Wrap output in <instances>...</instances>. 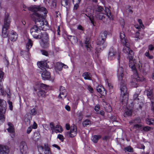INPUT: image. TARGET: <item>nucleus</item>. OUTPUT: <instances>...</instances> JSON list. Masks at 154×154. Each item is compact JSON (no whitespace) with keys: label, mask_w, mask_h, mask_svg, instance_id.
<instances>
[{"label":"nucleus","mask_w":154,"mask_h":154,"mask_svg":"<svg viewBox=\"0 0 154 154\" xmlns=\"http://www.w3.org/2000/svg\"><path fill=\"white\" fill-rule=\"evenodd\" d=\"M28 9L33 12L31 17L38 27L43 28L44 27L43 26L47 25L48 23L46 21L44 22V16L47 13L45 8L40 6L34 5L29 7Z\"/></svg>","instance_id":"nucleus-1"},{"label":"nucleus","mask_w":154,"mask_h":154,"mask_svg":"<svg viewBox=\"0 0 154 154\" xmlns=\"http://www.w3.org/2000/svg\"><path fill=\"white\" fill-rule=\"evenodd\" d=\"M119 37L121 42L124 45H125L123 50V51L127 54L128 55V56L129 55L130 56H134V53L133 51L131 50L129 47V43L127 42L125 33L123 32L120 33Z\"/></svg>","instance_id":"nucleus-2"},{"label":"nucleus","mask_w":154,"mask_h":154,"mask_svg":"<svg viewBox=\"0 0 154 154\" xmlns=\"http://www.w3.org/2000/svg\"><path fill=\"white\" fill-rule=\"evenodd\" d=\"M107 32L106 31H103L101 32L100 36L99 37L97 41V46L96 51L98 52L100 51V50H103L105 47L103 45L105 40L106 38Z\"/></svg>","instance_id":"nucleus-3"},{"label":"nucleus","mask_w":154,"mask_h":154,"mask_svg":"<svg viewBox=\"0 0 154 154\" xmlns=\"http://www.w3.org/2000/svg\"><path fill=\"white\" fill-rule=\"evenodd\" d=\"M11 23V19L9 15L7 14H5L4 20V25L2 29V36L3 38L8 36L7 30L9 29Z\"/></svg>","instance_id":"nucleus-4"},{"label":"nucleus","mask_w":154,"mask_h":154,"mask_svg":"<svg viewBox=\"0 0 154 154\" xmlns=\"http://www.w3.org/2000/svg\"><path fill=\"white\" fill-rule=\"evenodd\" d=\"M120 90L121 94L120 98L123 101L126 99L128 98V95L127 92V88L126 87V84L125 82H123V80L120 81Z\"/></svg>","instance_id":"nucleus-5"},{"label":"nucleus","mask_w":154,"mask_h":154,"mask_svg":"<svg viewBox=\"0 0 154 154\" xmlns=\"http://www.w3.org/2000/svg\"><path fill=\"white\" fill-rule=\"evenodd\" d=\"M30 32L34 38L37 39L41 38L42 32L37 26H33L30 29Z\"/></svg>","instance_id":"nucleus-6"},{"label":"nucleus","mask_w":154,"mask_h":154,"mask_svg":"<svg viewBox=\"0 0 154 154\" xmlns=\"http://www.w3.org/2000/svg\"><path fill=\"white\" fill-rule=\"evenodd\" d=\"M103 8L101 6H97L94 9L93 15L97 20H102L103 16L102 11Z\"/></svg>","instance_id":"nucleus-7"},{"label":"nucleus","mask_w":154,"mask_h":154,"mask_svg":"<svg viewBox=\"0 0 154 154\" xmlns=\"http://www.w3.org/2000/svg\"><path fill=\"white\" fill-rule=\"evenodd\" d=\"M134 56H130V55L128 56V58L129 60V66L132 70L136 71V67L135 64H136L135 60L134 59Z\"/></svg>","instance_id":"nucleus-8"},{"label":"nucleus","mask_w":154,"mask_h":154,"mask_svg":"<svg viewBox=\"0 0 154 154\" xmlns=\"http://www.w3.org/2000/svg\"><path fill=\"white\" fill-rule=\"evenodd\" d=\"M77 134L76 127L74 125L72 127H71L70 131H68L66 134L65 135L67 136L71 137H73L75 136Z\"/></svg>","instance_id":"nucleus-9"},{"label":"nucleus","mask_w":154,"mask_h":154,"mask_svg":"<svg viewBox=\"0 0 154 154\" xmlns=\"http://www.w3.org/2000/svg\"><path fill=\"white\" fill-rule=\"evenodd\" d=\"M7 109L6 102L2 99H0V113H5Z\"/></svg>","instance_id":"nucleus-10"},{"label":"nucleus","mask_w":154,"mask_h":154,"mask_svg":"<svg viewBox=\"0 0 154 154\" xmlns=\"http://www.w3.org/2000/svg\"><path fill=\"white\" fill-rule=\"evenodd\" d=\"M38 148H40L44 151L45 154H52L50 148L48 144H45L43 146H38Z\"/></svg>","instance_id":"nucleus-11"},{"label":"nucleus","mask_w":154,"mask_h":154,"mask_svg":"<svg viewBox=\"0 0 154 154\" xmlns=\"http://www.w3.org/2000/svg\"><path fill=\"white\" fill-rule=\"evenodd\" d=\"M41 71L42 79L44 80L49 79L51 77L50 73L46 70L45 69Z\"/></svg>","instance_id":"nucleus-12"},{"label":"nucleus","mask_w":154,"mask_h":154,"mask_svg":"<svg viewBox=\"0 0 154 154\" xmlns=\"http://www.w3.org/2000/svg\"><path fill=\"white\" fill-rule=\"evenodd\" d=\"M18 37V35L15 32L12 31L8 34V38L12 42L16 41Z\"/></svg>","instance_id":"nucleus-13"},{"label":"nucleus","mask_w":154,"mask_h":154,"mask_svg":"<svg viewBox=\"0 0 154 154\" xmlns=\"http://www.w3.org/2000/svg\"><path fill=\"white\" fill-rule=\"evenodd\" d=\"M9 152L8 146L0 145V154H8Z\"/></svg>","instance_id":"nucleus-14"},{"label":"nucleus","mask_w":154,"mask_h":154,"mask_svg":"<svg viewBox=\"0 0 154 154\" xmlns=\"http://www.w3.org/2000/svg\"><path fill=\"white\" fill-rule=\"evenodd\" d=\"M7 125L9 126V128L7 129V130L9 133L12 134V136H11L13 137L15 135L14 128V125L12 123L10 122H8Z\"/></svg>","instance_id":"nucleus-15"},{"label":"nucleus","mask_w":154,"mask_h":154,"mask_svg":"<svg viewBox=\"0 0 154 154\" xmlns=\"http://www.w3.org/2000/svg\"><path fill=\"white\" fill-rule=\"evenodd\" d=\"M123 69L122 67H119L118 70L117 75L119 80L120 81H122L124 78Z\"/></svg>","instance_id":"nucleus-16"},{"label":"nucleus","mask_w":154,"mask_h":154,"mask_svg":"<svg viewBox=\"0 0 154 154\" xmlns=\"http://www.w3.org/2000/svg\"><path fill=\"white\" fill-rule=\"evenodd\" d=\"M116 52L113 48H111L109 50L108 56V59L109 60H111L114 59L115 58V55Z\"/></svg>","instance_id":"nucleus-17"},{"label":"nucleus","mask_w":154,"mask_h":154,"mask_svg":"<svg viewBox=\"0 0 154 154\" xmlns=\"http://www.w3.org/2000/svg\"><path fill=\"white\" fill-rule=\"evenodd\" d=\"M152 89L149 88L146 89L144 92L145 94L150 99V100L152 99Z\"/></svg>","instance_id":"nucleus-18"},{"label":"nucleus","mask_w":154,"mask_h":154,"mask_svg":"<svg viewBox=\"0 0 154 154\" xmlns=\"http://www.w3.org/2000/svg\"><path fill=\"white\" fill-rule=\"evenodd\" d=\"M20 151L22 153L25 151L26 152L27 149V146L26 143L25 142H22L20 146Z\"/></svg>","instance_id":"nucleus-19"},{"label":"nucleus","mask_w":154,"mask_h":154,"mask_svg":"<svg viewBox=\"0 0 154 154\" xmlns=\"http://www.w3.org/2000/svg\"><path fill=\"white\" fill-rule=\"evenodd\" d=\"M37 65L39 68H40L42 70H43L42 68H48V65L47 63L45 61H41L37 63ZM44 70V69H43Z\"/></svg>","instance_id":"nucleus-20"},{"label":"nucleus","mask_w":154,"mask_h":154,"mask_svg":"<svg viewBox=\"0 0 154 154\" xmlns=\"http://www.w3.org/2000/svg\"><path fill=\"white\" fill-rule=\"evenodd\" d=\"M67 38L72 44H75L77 43L78 42V38L76 36L72 35H68V36Z\"/></svg>","instance_id":"nucleus-21"},{"label":"nucleus","mask_w":154,"mask_h":154,"mask_svg":"<svg viewBox=\"0 0 154 154\" xmlns=\"http://www.w3.org/2000/svg\"><path fill=\"white\" fill-rule=\"evenodd\" d=\"M141 119L139 117H137L135 119L130 120L129 122L130 124H140L141 123Z\"/></svg>","instance_id":"nucleus-22"},{"label":"nucleus","mask_w":154,"mask_h":154,"mask_svg":"<svg viewBox=\"0 0 154 154\" xmlns=\"http://www.w3.org/2000/svg\"><path fill=\"white\" fill-rule=\"evenodd\" d=\"M41 41H48L49 40V38L48 34L46 32L42 33V36L41 38Z\"/></svg>","instance_id":"nucleus-23"},{"label":"nucleus","mask_w":154,"mask_h":154,"mask_svg":"<svg viewBox=\"0 0 154 154\" xmlns=\"http://www.w3.org/2000/svg\"><path fill=\"white\" fill-rule=\"evenodd\" d=\"M31 119L32 117L30 116L27 114L25 116L24 120L26 124L27 125H29Z\"/></svg>","instance_id":"nucleus-24"},{"label":"nucleus","mask_w":154,"mask_h":154,"mask_svg":"<svg viewBox=\"0 0 154 154\" xmlns=\"http://www.w3.org/2000/svg\"><path fill=\"white\" fill-rule=\"evenodd\" d=\"M36 86H37L38 88H40L41 89H44L46 90L48 87V86L47 85L40 83H36Z\"/></svg>","instance_id":"nucleus-25"},{"label":"nucleus","mask_w":154,"mask_h":154,"mask_svg":"<svg viewBox=\"0 0 154 154\" xmlns=\"http://www.w3.org/2000/svg\"><path fill=\"white\" fill-rule=\"evenodd\" d=\"M89 38H86V40L85 42V45L87 48V51H91V46L89 42Z\"/></svg>","instance_id":"nucleus-26"},{"label":"nucleus","mask_w":154,"mask_h":154,"mask_svg":"<svg viewBox=\"0 0 154 154\" xmlns=\"http://www.w3.org/2000/svg\"><path fill=\"white\" fill-rule=\"evenodd\" d=\"M40 44L42 47L44 48H47L49 45V41H41Z\"/></svg>","instance_id":"nucleus-27"},{"label":"nucleus","mask_w":154,"mask_h":154,"mask_svg":"<svg viewBox=\"0 0 154 154\" xmlns=\"http://www.w3.org/2000/svg\"><path fill=\"white\" fill-rule=\"evenodd\" d=\"M101 137V136L100 135H94L91 138V140L94 143H96L99 139Z\"/></svg>","instance_id":"nucleus-28"},{"label":"nucleus","mask_w":154,"mask_h":154,"mask_svg":"<svg viewBox=\"0 0 154 154\" xmlns=\"http://www.w3.org/2000/svg\"><path fill=\"white\" fill-rule=\"evenodd\" d=\"M84 78L85 79L91 80V75L90 73L88 72H85L82 75Z\"/></svg>","instance_id":"nucleus-29"},{"label":"nucleus","mask_w":154,"mask_h":154,"mask_svg":"<svg viewBox=\"0 0 154 154\" xmlns=\"http://www.w3.org/2000/svg\"><path fill=\"white\" fill-rule=\"evenodd\" d=\"M32 41L30 39H28L26 45V48L27 49L28 51H29V49L32 47Z\"/></svg>","instance_id":"nucleus-30"},{"label":"nucleus","mask_w":154,"mask_h":154,"mask_svg":"<svg viewBox=\"0 0 154 154\" xmlns=\"http://www.w3.org/2000/svg\"><path fill=\"white\" fill-rule=\"evenodd\" d=\"M91 124V122L88 119H86L82 123V125L84 127H88Z\"/></svg>","instance_id":"nucleus-31"},{"label":"nucleus","mask_w":154,"mask_h":154,"mask_svg":"<svg viewBox=\"0 0 154 154\" xmlns=\"http://www.w3.org/2000/svg\"><path fill=\"white\" fill-rule=\"evenodd\" d=\"M61 3L62 6L67 8L69 7V3L68 0H61Z\"/></svg>","instance_id":"nucleus-32"},{"label":"nucleus","mask_w":154,"mask_h":154,"mask_svg":"<svg viewBox=\"0 0 154 154\" xmlns=\"http://www.w3.org/2000/svg\"><path fill=\"white\" fill-rule=\"evenodd\" d=\"M66 91H64L60 92V94L58 96L59 98L63 99L66 97Z\"/></svg>","instance_id":"nucleus-33"},{"label":"nucleus","mask_w":154,"mask_h":154,"mask_svg":"<svg viewBox=\"0 0 154 154\" xmlns=\"http://www.w3.org/2000/svg\"><path fill=\"white\" fill-rule=\"evenodd\" d=\"M5 113H0V125L2 124L5 121Z\"/></svg>","instance_id":"nucleus-34"},{"label":"nucleus","mask_w":154,"mask_h":154,"mask_svg":"<svg viewBox=\"0 0 154 154\" xmlns=\"http://www.w3.org/2000/svg\"><path fill=\"white\" fill-rule=\"evenodd\" d=\"M46 92L43 90H41L37 93V94L39 97H43L45 96Z\"/></svg>","instance_id":"nucleus-35"},{"label":"nucleus","mask_w":154,"mask_h":154,"mask_svg":"<svg viewBox=\"0 0 154 154\" xmlns=\"http://www.w3.org/2000/svg\"><path fill=\"white\" fill-rule=\"evenodd\" d=\"M103 90H104V89L101 85H98L97 88V91L101 94H103V92L102 91Z\"/></svg>","instance_id":"nucleus-36"},{"label":"nucleus","mask_w":154,"mask_h":154,"mask_svg":"<svg viewBox=\"0 0 154 154\" xmlns=\"http://www.w3.org/2000/svg\"><path fill=\"white\" fill-rule=\"evenodd\" d=\"M105 12L107 16L109 18H111V14L110 11L109 9L108 8L105 7Z\"/></svg>","instance_id":"nucleus-37"},{"label":"nucleus","mask_w":154,"mask_h":154,"mask_svg":"<svg viewBox=\"0 0 154 154\" xmlns=\"http://www.w3.org/2000/svg\"><path fill=\"white\" fill-rule=\"evenodd\" d=\"M54 131L55 132L57 131L58 132L61 133L63 131L62 128L60 126L57 125H56Z\"/></svg>","instance_id":"nucleus-38"},{"label":"nucleus","mask_w":154,"mask_h":154,"mask_svg":"<svg viewBox=\"0 0 154 154\" xmlns=\"http://www.w3.org/2000/svg\"><path fill=\"white\" fill-rule=\"evenodd\" d=\"M143 79L142 77H140L137 74L135 78L133 79V81H135L136 80L137 82L142 81L143 80Z\"/></svg>","instance_id":"nucleus-39"},{"label":"nucleus","mask_w":154,"mask_h":154,"mask_svg":"<svg viewBox=\"0 0 154 154\" xmlns=\"http://www.w3.org/2000/svg\"><path fill=\"white\" fill-rule=\"evenodd\" d=\"M146 123L148 125H154V120L152 119H146Z\"/></svg>","instance_id":"nucleus-40"},{"label":"nucleus","mask_w":154,"mask_h":154,"mask_svg":"<svg viewBox=\"0 0 154 154\" xmlns=\"http://www.w3.org/2000/svg\"><path fill=\"white\" fill-rule=\"evenodd\" d=\"M132 110L131 109H127L124 113L125 116H130L131 115L132 113Z\"/></svg>","instance_id":"nucleus-41"},{"label":"nucleus","mask_w":154,"mask_h":154,"mask_svg":"<svg viewBox=\"0 0 154 154\" xmlns=\"http://www.w3.org/2000/svg\"><path fill=\"white\" fill-rule=\"evenodd\" d=\"M57 69L60 71L62 70V68L63 67V63L60 62H58L57 63Z\"/></svg>","instance_id":"nucleus-42"},{"label":"nucleus","mask_w":154,"mask_h":154,"mask_svg":"<svg viewBox=\"0 0 154 154\" xmlns=\"http://www.w3.org/2000/svg\"><path fill=\"white\" fill-rule=\"evenodd\" d=\"M77 115L78 117L79 121H81L83 118V114L81 112H78L77 113Z\"/></svg>","instance_id":"nucleus-43"},{"label":"nucleus","mask_w":154,"mask_h":154,"mask_svg":"<svg viewBox=\"0 0 154 154\" xmlns=\"http://www.w3.org/2000/svg\"><path fill=\"white\" fill-rule=\"evenodd\" d=\"M30 113L31 115H35L37 113V111L36 109L35 108H33L31 109L30 112Z\"/></svg>","instance_id":"nucleus-44"},{"label":"nucleus","mask_w":154,"mask_h":154,"mask_svg":"<svg viewBox=\"0 0 154 154\" xmlns=\"http://www.w3.org/2000/svg\"><path fill=\"white\" fill-rule=\"evenodd\" d=\"M50 126L51 130L52 131V133H53L55 129L54 123L53 122L50 123Z\"/></svg>","instance_id":"nucleus-45"},{"label":"nucleus","mask_w":154,"mask_h":154,"mask_svg":"<svg viewBox=\"0 0 154 154\" xmlns=\"http://www.w3.org/2000/svg\"><path fill=\"white\" fill-rule=\"evenodd\" d=\"M142 125L140 124H134V125L133 128L136 129H138L141 128Z\"/></svg>","instance_id":"nucleus-46"},{"label":"nucleus","mask_w":154,"mask_h":154,"mask_svg":"<svg viewBox=\"0 0 154 154\" xmlns=\"http://www.w3.org/2000/svg\"><path fill=\"white\" fill-rule=\"evenodd\" d=\"M140 33L138 32H137L135 33L134 38H135L136 41H138L140 39Z\"/></svg>","instance_id":"nucleus-47"},{"label":"nucleus","mask_w":154,"mask_h":154,"mask_svg":"<svg viewBox=\"0 0 154 154\" xmlns=\"http://www.w3.org/2000/svg\"><path fill=\"white\" fill-rule=\"evenodd\" d=\"M151 128L149 126H145L143 128L142 130L144 131L147 132L151 130Z\"/></svg>","instance_id":"nucleus-48"},{"label":"nucleus","mask_w":154,"mask_h":154,"mask_svg":"<svg viewBox=\"0 0 154 154\" xmlns=\"http://www.w3.org/2000/svg\"><path fill=\"white\" fill-rule=\"evenodd\" d=\"M145 55L149 59H152L153 57L152 56L150 55L149 52L145 53Z\"/></svg>","instance_id":"nucleus-49"},{"label":"nucleus","mask_w":154,"mask_h":154,"mask_svg":"<svg viewBox=\"0 0 154 154\" xmlns=\"http://www.w3.org/2000/svg\"><path fill=\"white\" fill-rule=\"evenodd\" d=\"M57 138L60 140L62 141H63L64 137L61 134H58L57 135Z\"/></svg>","instance_id":"nucleus-50"},{"label":"nucleus","mask_w":154,"mask_h":154,"mask_svg":"<svg viewBox=\"0 0 154 154\" xmlns=\"http://www.w3.org/2000/svg\"><path fill=\"white\" fill-rule=\"evenodd\" d=\"M100 109V106L99 104H97L95 107L94 109L97 112L99 111Z\"/></svg>","instance_id":"nucleus-51"},{"label":"nucleus","mask_w":154,"mask_h":154,"mask_svg":"<svg viewBox=\"0 0 154 154\" xmlns=\"http://www.w3.org/2000/svg\"><path fill=\"white\" fill-rule=\"evenodd\" d=\"M41 51L42 53V54L43 55H45L47 56H48V52L47 51L44 50H41Z\"/></svg>","instance_id":"nucleus-52"},{"label":"nucleus","mask_w":154,"mask_h":154,"mask_svg":"<svg viewBox=\"0 0 154 154\" xmlns=\"http://www.w3.org/2000/svg\"><path fill=\"white\" fill-rule=\"evenodd\" d=\"M120 23L121 25L122 28H124V25L125 24V22L123 19H121V20H120Z\"/></svg>","instance_id":"nucleus-53"},{"label":"nucleus","mask_w":154,"mask_h":154,"mask_svg":"<svg viewBox=\"0 0 154 154\" xmlns=\"http://www.w3.org/2000/svg\"><path fill=\"white\" fill-rule=\"evenodd\" d=\"M8 104L9 105V107L10 109L12 110L13 109V106H12V103L11 102L9 101L8 102Z\"/></svg>","instance_id":"nucleus-54"},{"label":"nucleus","mask_w":154,"mask_h":154,"mask_svg":"<svg viewBox=\"0 0 154 154\" xmlns=\"http://www.w3.org/2000/svg\"><path fill=\"white\" fill-rule=\"evenodd\" d=\"M139 95V94L136 93L134 94L133 96V99L134 100H138L139 98H137Z\"/></svg>","instance_id":"nucleus-55"},{"label":"nucleus","mask_w":154,"mask_h":154,"mask_svg":"<svg viewBox=\"0 0 154 154\" xmlns=\"http://www.w3.org/2000/svg\"><path fill=\"white\" fill-rule=\"evenodd\" d=\"M4 72L3 71L0 70V81H1L2 79L4 76Z\"/></svg>","instance_id":"nucleus-56"},{"label":"nucleus","mask_w":154,"mask_h":154,"mask_svg":"<svg viewBox=\"0 0 154 154\" xmlns=\"http://www.w3.org/2000/svg\"><path fill=\"white\" fill-rule=\"evenodd\" d=\"M79 3H77V2H75V4H74V10H76L78 7H79V5H78V4H79Z\"/></svg>","instance_id":"nucleus-57"},{"label":"nucleus","mask_w":154,"mask_h":154,"mask_svg":"<svg viewBox=\"0 0 154 154\" xmlns=\"http://www.w3.org/2000/svg\"><path fill=\"white\" fill-rule=\"evenodd\" d=\"M125 149L127 150V151L129 152H131L132 151L133 149L130 146L128 147L125 148Z\"/></svg>","instance_id":"nucleus-58"},{"label":"nucleus","mask_w":154,"mask_h":154,"mask_svg":"<svg viewBox=\"0 0 154 154\" xmlns=\"http://www.w3.org/2000/svg\"><path fill=\"white\" fill-rule=\"evenodd\" d=\"M137 66L138 67L140 70L141 69V68L142 67V64L140 61L138 63V65H137Z\"/></svg>","instance_id":"nucleus-59"},{"label":"nucleus","mask_w":154,"mask_h":154,"mask_svg":"<svg viewBox=\"0 0 154 154\" xmlns=\"http://www.w3.org/2000/svg\"><path fill=\"white\" fill-rule=\"evenodd\" d=\"M32 128L31 126L29 127L27 130V134H29L30 132L32 130Z\"/></svg>","instance_id":"nucleus-60"},{"label":"nucleus","mask_w":154,"mask_h":154,"mask_svg":"<svg viewBox=\"0 0 154 154\" xmlns=\"http://www.w3.org/2000/svg\"><path fill=\"white\" fill-rule=\"evenodd\" d=\"M138 22L139 23L140 26H141L142 28H143L142 26H143V27H144L143 24L142 20H141V19H139L138 20Z\"/></svg>","instance_id":"nucleus-61"},{"label":"nucleus","mask_w":154,"mask_h":154,"mask_svg":"<svg viewBox=\"0 0 154 154\" xmlns=\"http://www.w3.org/2000/svg\"><path fill=\"white\" fill-rule=\"evenodd\" d=\"M77 29L82 31L84 30V28L81 25H79L77 27Z\"/></svg>","instance_id":"nucleus-62"},{"label":"nucleus","mask_w":154,"mask_h":154,"mask_svg":"<svg viewBox=\"0 0 154 154\" xmlns=\"http://www.w3.org/2000/svg\"><path fill=\"white\" fill-rule=\"evenodd\" d=\"M88 89L89 91L91 92V93H92L94 91L93 88L91 87L90 86H88Z\"/></svg>","instance_id":"nucleus-63"},{"label":"nucleus","mask_w":154,"mask_h":154,"mask_svg":"<svg viewBox=\"0 0 154 154\" xmlns=\"http://www.w3.org/2000/svg\"><path fill=\"white\" fill-rule=\"evenodd\" d=\"M148 48L150 51H152L154 49V47L152 45H150L149 46Z\"/></svg>","instance_id":"nucleus-64"}]
</instances>
